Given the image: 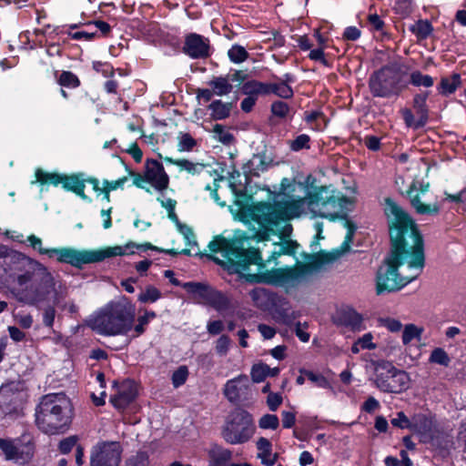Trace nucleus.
<instances>
[{"label": "nucleus", "mask_w": 466, "mask_h": 466, "mask_svg": "<svg viewBox=\"0 0 466 466\" xmlns=\"http://www.w3.org/2000/svg\"><path fill=\"white\" fill-rule=\"evenodd\" d=\"M384 213L388 218L390 252L379 267L376 275V293L395 292L417 278L402 277L399 268L407 262L420 272L425 265L424 244L421 234L411 217L392 198H385Z\"/></svg>", "instance_id": "obj_1"}, {"label": "nucleus", "mask_w": 466, "mask_h": 466, "mask_svg": "<svg viewBox=\"0 0 466 466\" xmlns=\"http://www.w3.org/2000/svg\"><path fill=\"white\" fill-rule=\"evenodd\" d=\"M4 269L13 282L10 291L19 302L36 305L52 292L54 277L47 268L20 252L5 256Z\"/></svg>", "instance_id": "obj_2"}, {"label": "nucleus", "mask_w": 466, "mask_h": 466, "mask_svg": "<svg viewBox=\"0 0 466 466\" xmlns=\"http://www.w3.org/2000/svg\"><path fill=\"white\" fill-rule=\"evenodd\" d=\"M287 199L269 202H258L249 208L251 220L258 227L250 228L251 238L258 241L269 239L271 235L277 234V228L281 221H287L299 217L308 206V196L294 199L287 196Z\"/></svg>", "instance_id": "obj_3"}, {"label": "nucleus", "mask_w": 466, "mask_h": 466, "mask_svg": "<svg viewBox=\"0 0 466 466\" xmlns=\"http://www.w3.org/2000/svg\"><path fill=\"white\" fill-rule=\"evenodd\" d=\"M329 260L327 257L317 256L309 263L267 270L265 269L266 264L261 258V267L256 265L258 267L257 272L252 273L248 268L243 276L246 280L251 283H265L276 287L293 288L299 284L308 275L319 271Z\"/></svg>", "instance_id": "obj_4"}, {"label": "nucleus", "mask_w": 466, "mask_h": 466, "mask_svg": "<svg viewBox=\"0 0 466 466\" xmlns=\"http://www.w3.org/2000/svg\"><path fill=\"white\" fill-rule=\"evenodd\" d=\"M73 418V407L64 393L46 394L35 408V423L45 433L56 434L68 429Z\"/></svg>", "instance_id": "obj_5"}, {"label": "nucleus", "mask_w": 466, "mask_h": 466, "mask_svg": "<svg viewBox=\"0 0 466 466\" xmlns=\"http://www.w3.org/2000/svg\"><path fill=\"white\" fill-rule=\"evenodd\" d=\"M135 316L134 305L123 297L101 309L88 320V326L102 335H123L132 329Z\"/></svg>", "instance_id": "obj_6"}, {"label": "nucleus", "mask_w": 466, "mask_h": 466, "mask_svg": "<svg viewBox=\"0 0 466 466\" xmlns=\"http://www.w3.org/2000/svg\"><path fill=\"white\" fill-rule=\"evenodd\" d=\"M254 239L250 235H243L227 239L221 236H216L208 244V249L212 253L220 252L228 263L234 269L244 275L251 265L261 267V253L258 248L247 247V243Z\"/></svg>", "instance_id": "obj_7"}, {"label": "nucleus", "mask_w": 466, "mask_h": 466, "mask_svg": "<svg viewBox=\"0 0 466 466\" xmlns=\"http://www.w3.org/2000/svg\"><path fill=\"white\" fill-rule=\"evenodd\" d=\"M433 78L415 70L410 73V67L398 62L389 63L370 77L369 87H407L408 85L420 87H431Z\"/></svg>", "instance_id": "obj_8"}, {"label": "nucleus", "mask_w": 466, "mask_h": 466, "mask_svg": "<svg viewBox=\"0 0 466 466\" xmlns=\"http://www.w3.org/2000/svg\"><path fill=\"white\" fill-rule=\"evenodd\" d=\"M350 198L341 192L331 189L330 186L315 187L313 192L308 194V208L314 216L329 218L335 221L338 218H347L344 210L351 205Z\"/></svg>", "instance_id": "obj_9"}, {"label": "nucleus", "mask_w": 466, "mask_h": 466, "mask_svg": "<svg viewBox=\"0 0 466 466\" xmlns=\"http://www.w3.org/2000/svg\"><path fill=\"white\" fill-rule=\"evenodd\" d=\"M50 258L56 256L60 263L70 264L75 268H81L85 264L96 263L106 258L123 256L124 248L121 246L107 247L96 250H77L73 248H52Z\"/></svg>", "instance_id": "obj_10"}, {"label": "nucleus", "mask_w": 466, "mask_h": 466, "mask_svg": "<svg viewBox=\"0 0 466 466\" xmlns=\"http://www.w3.org/2000/svg\"><path fill=\"white\" fill-rule=\"evenodd\" d=\"M255 431L252 416L244 410H237L230 413L221 435L230 444H239L248 441Z\"/></svg>", "instance_id": "obj_11"}, {"label": "nucleus", "mask_w": 466, "mask_h": 466, "mask_svg": "<svg viewBox=\"0 0 466 466\" xmlns=\"http://www.w3.org/2000/svg\"><path fill=\"white\" fill-rule=\"evenodd\" d=\"M375 384L383 392L400 393L410 387V377L392 363L380 360L375 365Z\"/></svg>", "instance_id": "obj_12"}, {"label": "nucleus", "mask_w": 466, "mask_h": 466, "mask_svg": "<svg viewBox=\"0 0 466 466\" xmlns=\"http://www.w3.org/2000/svg\"><path fill=\"white\" fill-rule=\"evenodd\" d=\"M123 449L118 441H100L90 454V466H119Z\"/></svg>", "instance_id": "obj_13"}, {"label": "nucleus", "mask_w": 466, "mask_h": 466, "mask_svg": "<svg viewBox=\"0 0 466 466\" xmlns=\"http://www.w3.org/2000/svg\"><path fill=\"white\" fill-rule=\"evenodd\" d=\"M429 183L424 184L415 179L406 192V196L411 207L420 215H437L440 212L438 204H423L420 201V195L425 194L429 190Z\"/></svg>", "instance_id": "obj_14"}, {"label": "nucleus", "mask_w": 466, "mask_h": 466, "mask_svg": "<svg viewBox=\"0 0 466 466\" xmlns=\"http://www.w3.org/2000/svg\"><path fill=\"white\" fill-rule=\"evenodd\" d=\"M182 52L192 59H206L211 56L210 41L197 33L186 35Z\"/></svg>", "instance_id": "obj_15"}, {"label": "nucleus", "mask_w": 466, "mask_h": 466, "mask_svg": "<svg viewBox=\"0 0 466 466\" xmlns=\"http://www.w3.org/2000/svg\"><path fill=\"white\" fill-rule=\"evenodd\" d=\"M0 449L7 461L27 462L34 455V448L31 444L17 447L15 441L10 439H0Z\"/></svg>", "instance_id": "obj_16"}, {"label": "nucleus", "mask_w": 466, "mask_h": 466, "mask_svg": "<svg viewBox=\"0 0 466 466\" xmlns=\"http://www.w3.org/2000/svg\"><path fill=\"white\" fill-rule=\"evenodd\" d=\"M226 76L228 82L234 87H280L278 84L262 83L253 79L252 73L248 69L231 68Z\"/></svg>", "instance_id": "obj_17"}, {"label": "nucleus", "mask_w": 466, "mask_h": 466, "mask_svg": "<svg viewBox=\"0 0 466 466\" xmlns=\"http://www.w3.org/2000/svg\"><path fill=\"white\" fill-rule=\"evenodd\" d=\"M146 180L159 190H165L169 184V177L166 173L163 165L155 159H147L146 162Z\"/></svg>", "instance_id": "obj_18"}, {"label": "nucleus", "mask_w": 466, "mask_h": 466, "mask_svg": "<svg viewBox=\"0 0 466 466\" xmlns=\"http://www.w3.org/2000/svg\"><path fill=\"white\" fill-rule=\"evenodd\" d=\"M137 386L133 381L123 382L116 395L110 399L111 403L118 410L126 409L137 398Z\"/></svg>", "instance_id": "obj_19"}, {"label": "nucleus", "mask_w": 466, "mask_h": 466, "mask_svg": "<svg viewBox=\"0 0 466 466\" xmlns=\"http://www.w3.org/2000/svg\"><path fill=\"white\" fill-rule=\"evenodd\" d=\"M249 388V380L247 375H239L238 377L228 380L224 388V395L230 402L239 400L240 395L245 394Z\"/></svg>", "instance_id": "obj_20"}, {"label": "nucleus", "mask_w": 466, "mask_h": 466, "mask_svg": "<svg viewBox=\"0 0 466 466\" xmlns=\"http://www.w3.org/2000/svg\"><path fill=\"white\" fill-rule=\"evenodd\" d=\"M182 288L192 295L194 300L198 303L208 304L214 289L201 282H186L182 284Z\"/></svg>", "instance_id": "obj_21"}, {"label": "nucleus", "mask_w": 466, "mask_h": 466, "mask_svg": "<svg viewBox=\"0 0 466 466\" xmlns=\"http://www.w3.org/2000/svg\"><path fill=\"white\" fill-rule=\"evenodd\" d=\"M62 187L67 190L74 192L84 200H89L88 197L85 194L86 178L83 173L64 175Z\"/></svg>", "instance_id": "obj_22"}, {"label": "nucleus", "mask_w": 466, "mask_h": 466, "mask_svg": "<svg viewBox=\"0 0 466 466\" xmlns=\"http://www.w3.org/2000/svg\"><path fill=\"white\" fill-rule=\"evenodd\" d=\"M257 448L259 451L258 457L261 459V462L266 466H272L278 460V454H272L271 443L266 438H259L257 441Z\"/></svg>", "instance_id": "obj_23"}, {"label": "nucleus", "mask_w": 466, "mask_h": 466, "mask_svg": "<svg viewBox=\"0 0 466 466\" xmlns=\"http://www.w3.org/2000/svg\"><path fill=\"white\" fill-rule=\"evenodd\" d=\"M429 96L428 92L417 94L413 99V107L416 114L419 115L417 127H424L428 120V108L426 106V99Z\"/></svg>", "instance_id": "obj_24"}, {"label": "nucleus", "mask_w": 466, "mask_h": 466, "mask_svg": "<svg viewBox=\"0 0 466 466\" xmlns=\"http://www.w3.org/2000/svg\"><path fill=\"white\" fill-rule=\"evenodd\" d=\"M275 246L279 247L278 250H274L267 259L268 262L276 260L282 255L294 256L299 248V244L294 240H281L279 243H274Z\"/></svg>", "instance_id": "obj_25"}, {"label": "nucleus", "mask_w": 466, "mask_h": 466, "mask_svg": "<svg viewBox=\"0 0 466 466\" xmlns=\"http://www.w3.org/2000/svg\"><path fill=\"white\" fill-rule=\"evenodd\" d=\"M339 320L340 324L356 330L360 329L362 318L355 310L348 309L339 314Z\"/></svg>", "instance_id": "obj_26"}, {"label": "nucleus", "mask_w": 466, "mask_h": 466, "mask_svg": "<svg viewBox=\"0 0 466 466\" xmlns=\"http://www.w3.org/2000/svg\"><path fill=\"white\" fill-rule=\"evenodd\" d=\"M208 305L219 312H224L231 308V301L224 293L214 289Z\"/></svg>", "instance_id": "obj_27"}, {"label": "nucleus", "mask_w": 466, "mask_h": 466, "mask_svg": "<svg viewBox=\"0 0 466 466\" xmlns=\"http://www.w3.org/2000/svg\"><path fill=\"white\" fill-rule=\"evenodd\" d=\"M410 31L416 35L418 40L421 41L427 39L431 35L433 26L429 20L420 19L410 27Z\"/></svg>", "instance_id": "obj_28"}, {"label": "nucleus", "mask_w": 466, "mask_h": 466, "mask_svg": "<svg viewBox=\"0 0 466 466\" xmlns=\"http://www.w3.org/2000/svg\"><path fill=\"white\" fill-rule=\"evenodd\" d=\"M208 454L210 461L218 466H226L232 457V452L229 450L218 445L212 447Z\"/></svg>", "instance_id": "obj_29"}, {"label": "nucleus", "mask_w": 466, "mask_h": 466, "mask_svg": "<svg viewBox=\"0 0 466 466\" xmlns=\"http://www.w3.org/2000/svg\"><path fill=\"white\" fill-rule=\"evenodd\" d=\"M55 76L56 83L62 87H78L81 84L78 76L71 71H56Z\"/></svg>", "instance_id": "obj_30"}, {"label": "nucleus", "mask_w": 466, "mask_h": 466, "mask_svg": "<svg viewBox=\"0 0 466 466\" xmlns=\"http://www.w3.org/2000/svg\"><path fill=\"white\" fill-rule=\"evenodd\" d=\"M163 159L167 163L176 165L179 167L181 170H186L192 175L199 173L206 167L204 164L193 163L187 159H174L169 157H165Z\"/></svg>", "instance_id": "obj_31"}, {"label": "nucleus", "mask_w": 466, "mask_h": 466, "mask_svg": "<svg viewBox=\"0 0 466 466\" xmlns=\"http://www.w3.org/2000/svg\"><path fill=\"white\" fill-rule=\"evenodd\" d=\"M208 109L212 111L211 116L213 119H225L230 114V111L232 109V103H222L220 100H215L208 106Z\"/></svg>", "instance_id": "obj_32"}, {"label": "nucleus", "mask_w": 466, "mask_h": 466, "mask_svg": "<svg viewBox=\"0 0 466 466\" xmlns=\"http://www.w3.org/2000/svg\"><path fill=\"white\" fill-rule=\"evenodd\" d=\"M36 181L45 184L49 183L54 186L63 185L64 175L59 173H48L38 168L35 171Z\"/></svg>", "instance_id": "obj_33"}, {"label": "nucleus", "mask_w": 466, "mask_h": 466, "mask_svg": "<svg viewBox=\"0 0 466 466\" xmlns=\"http://www.w3.org/2000/svg\"><path fill=\"white\" fill-rule=\"evenodd\" d=\"M228 56L232 63L240 64L249 57V54L244 46L235 44L228 49Z\"/></svg>", "instance_id": "obj_34"}, {"label": "nucleus", "mask_w": 466, "mask_h": 466, "mask_svg": "<svg viewBox=\"0 0 466 466\" xmlns=\"http://www.w3.org/2000/svg\"><path fill=\"white\" fill-rule=\"evenodd\" d=\"M432 445L439 451L441 457H446L452 446V441L449 436H436L432 438Z\"/></svg>", "instance_id": "obj_35"}, {"label": "nucleus", "mask_w": 466, "mask_h": 466, "mask_svg": "<svg viewBox=\"0 0 466 466\" xmlns=\"http://www.w3.org/2000/svg\"><path fill=\"white\" fill-rule=\"evenodd\" d=\"M262 93L264 95L269 94V89H253L252 92L248 93V96L244 98L241 102V109L244 112H250L256 103L257 96L258 93Z\"/></svg>", "instance_id": "obj_36"}, {"label": "nucleus", "mask_w": 466, "mask_h": 466, "mask_svg": "<svg viewBox=\"0 0 466 466\" xmlns=\"http://www.w3.org/2000/svg\"><path fill=\"white\" fill-rule=\"evenodd\" d=\"M160 297L161 292L159 289L154 286H147L145 290L139 294L138 300L142 303H152L157 301Z\"/></svg>", "instance_id": "obj_37"}, {"label": "nucleus", "mask_w": 466, "mask_h": 466, "mask_svg": "<svg viewBox=\"0 0 466 466\" xmlns=\"http://www.w3.org/2000/svg\"><path fill=\"white\" fill-rule=\"evenodd\" d=\"M270 367L264 363L255 364L251 369V379L254 382L263 381L268 375Z\"/></svg>", "instance_id": "obj_38"}, {"label": "nucleus", "mask_w": 466, "mask_h": 466, "mask_svg": "<svg viewBox=\"0 0 466 466\" xmlns=\"http://www.w3.org/2000/svg\"><path fill=\"white\" fill-rule=\"evenodd\" d=\"M124 466H149V456L146 451H138L127 458Z\"/></svg>", "instance_id": "obj_39"}, {"label": "nucleus", "mask_w": 466, "mask_h": 466, "mask_svg": "<svg viewBox=\"0 0 466 466\" xmlns=\"http://www.w3.org/2000/svg\"><path fill=\"white\" fill-rule=\"evenodd\" d=\"M430 362L431 363H437L445 367H448L451 359L447 352L441 349V348H436L431 351V354L430 356Z\"/></svg>", "instance_id": "obj_40"}, {"label": "nucleus", "mask_w": 466, "mask_h": 466, "mask_svg": "<svg viewBox=\"0 0 466 466\" xmlns=\"http://www.w3.org/2000/svg\"><path fill=\"white\" fill-rule=\"evenodd\" d=\"M412 0H395L394 13L403 18L408 17L412 12Z\"/></svg>", "instance_id": "obj_41"}, {"label": "nucleus", "mask_w": 466, "mask_h": 466, "mask_svg": "<svg viewBox=\"0 0 466 466\" xmlns=\"http://www.w3.org/2000/svg\"><path fill=\"white\" fill-rule=\"evenodd\" d=\"M215 137L225 145H230L234 141V137L231 133L225 129L224 126L216 124L213 127Z\"/></svg>", "instance_id": "obj_42"}, {"label": "nucleus", "mask_w": 466, "mask_h": 466, "mask_svg": "<svg viewBox=\"0 0 466 466\" xmlns=\"http://www.w3.org/2000/svg\"><path fill=\"white\" fill-rule=\"evenodd\" d=\"M270 162L271 160L267 161V157L264 153H258L255 154L252 159L249 160V165L257 171V173H258L259 171H265Z\"/></svg>", "instance_id": "obj_43"}, {"label": "nucleus", "mask_w": 466, "mask_h": 466, "mask_svg": "<svg viewBox=\"0 0 466 466\" xmlns=\"http://www.w3.org/2000/svg\"><path fill=\"white\" fill-rule=\"evenodd\" d=\"M423 329H419L413 324H408L405 326L402 333V341L405 345L409 344L413 339H420Z\"/></svg>", "instance_id": "obj_44"}, {"label": "nucleus", "mask_w": 466, "mask_h": 466, "mask_svg": "<svg viewBox=\"0 0 466 466\" xmlns=\"http://www.w3.org/2000/svg\"><path fill=\"white\" fill-rule=\"evenodd\" d=\"M289 106L288 103L281 101V100H276L273 101L271 104V113L273 116L284 118L286 117L289 113Z\"/></svg>", "instance_id": "obj_45"}, {"label": "nucleus", "mask_w": 466, "mask_h": 466, "mask_svg": "<svg viewBox=\"0 0 466 466\" xmlns=\"http://www.w3.org/2000/svg\"><path fill=\"white\" fill-rule=\"evenodd\" d=\"M23 389L24 383L21 380L8 381L1 386L0 395L7 396L11 393L19 392Z\"/></svg>", "instance_id": "obj_46"}, {"label": "nucleus", "mask_w": 466, "mask_h": 466, "mask_svg": "<svg viewBox=\"0 0 466 466\" xmlns=\"http://www.w3.org/2000/svg\"><path fill=\"white\" fill-rule=\"evenodd\" d=\"M461 85V75L452 73L450 76H443L437 87H460Z\"/></svg>", "instance_id": "obj_47"}, {"label": "nucleus", "mask_w": 466, "mask_h": 466, "mask_svg": "<svg viewBox=\"0 0 466 466\" xmlns=\"http://www.w3.org/2000/svg\"><path fill=\"white\" fill-rule=\"evenodd\" d=\"M258 425L261 429L276 430L279 425V420L277 415L266 414L260 418Z\"/></svg>", "instance_id": "obj_48"}, {"label": "nucleus", "mask_w": 466, "mask_h": 466, "mask_svg": "<svg viewBox=\"0 0 466 466\" xmlns=\"http://www.w3.org/2000/svg\"><path fill=\"white\" fill-rule=\"evenodd\" d=\"M344 225L348 228V232L346 234L345 240L342 243L341 248L343 249V251H346L349 250L350 248V244L353 240L354 233L357 229V227L352 221H350L348 218L345 219Z\"/></svg>", "instance_id": "obj_49"}, {"label": "nucleus", "mask_w": 466, "mask_h": 466, "mask_svg": "<svg viewBox=\"0 0 466 466\" xmlns=\"http://www.w3.org/2000/svg\"><path fill=\"white\" fill-rule=\"evenodd\" d=\"M188 376V370L186 366H180L172 375V382L175 387L183 385Z\"/></svg>", "instance_id": "obj_50"}, {"label": "nucleus", "mask_w": 466, "mask_h": 466, "mask_svg": "<svg viewBox=\"0 0 466 466\" xmlns=\"http://www.w3.org/2000/svg\"><path fill=\"white\" fill-rule=\"evenodd\" d=\"M196 140L188 133L181 134L178 142L179 151H190L195 146Z\"/></svg>", "instance_id": "obj_51"}, {"label": "nucleus", "mask_w": 466, "mask_h": 466, "mask_svg": "<svg viewBox=\"0 0 466 466\" xmlns=\"http://www.w3.org/2000/svg\"><path fill=\"white\" fill-rule=\"evenodd\" d=\"M52 291L54 292L55 304H59L67 296V288L61 282L56 285V281L54 280V288L52 289Z\"/></svg>", "instance_id": "obj_52"}, {"label": "nucleus", "mask_w": 466, "mask_h": 466, "mask_svg": "<svg viewBox=\"0 0 466 466\" xmlns=\"http://www.w3.org/2000/svg\"><path fill=\"white\" fill-rule=\"evenodd\" d=\"M249 296L256 306L262 307L267 298V291L263 288H256L249 291Z\"/></svg>", "instance_id": "obj_53"}, {"label": "nucleus", "mask_w": 466, "mask_h": 466, "mask_svg": "<svg viewBox=\"0 0 466 466\" xmlns=\"http://www.w3.org/2000/svg\"><path fill=\"white\" fill-rule=\"evenodd\" d=\"M309 137L308 135L302 134L298 136L294 140L290 143V147L294 151H299L302 148H309Z\"/></svg>", "instance_id": "obj_54"}, {"label": "nucleus", "mask_w": 466, "mask_h": 466, "mask_svg": "<svg viewBox=\"0 0 466 466\" xmlns=\"http://www.w3.org/2000/svg\"><path fill=\"white\" fill-rule=\"evenodd\" d=\"M93 68L97 73H101L105 77H108L112 76L114 73V68L112 65L107 62H93Z\"/></svg>", "instance_id": "obj_55"}, {"label": "nucleus", "mask_w": 466, "mask_h": 466, "mask_svg": "<svg viewBox=\"0 0 466 466\" xmlns=\"http://www.w3.org/2000/svg\"><path fill=\"white\" fill-rule=\"evenodd\" d=\"M300 373L305 374L308 379L313 383L317 384L319 387L327 388L329 386V381L326 378L320 374H315L312 371L300 370Z\"/></svg>", "instance_id": "obj_56"}, {"label": "nucleus", "mask_w": 466, "mask_h": 466, "mask_svg": "<svg viewBox=\"0 0 466 466\" xmlns=\"http://www.w3.org/2000/svg\"><path fill=\"white\" fill-rule=\"evenodd\" d=\"M367 21L373 31L381 32L384 29L385 22L377 14H370Z\"/></svg>", "instance_id": "obj_57"}, {"label": "nucleus", "mask_w": 466, "mask_h": 466, "mask_svg": "<svg viewBox=\"0 0 466 466\" xmlns=\"http://www.w3.org/2000/svg\"><path fill=\"white\" fill-rule=\"evenodd\" d=\"M78 438L76 436H70L62 440L59 442V451L64 453H69L75 446H77Z\"/></svg>", "instance_id": "obj_58"}, {"label": "nucleus", "mask_w": 466, "mask_h": 466, "mask_svg": "<svg viewBox=\"0 0 466 466\" xmlns=\"http://www.w3.org/2000/svg\"><path fill=\"white\" fill-rule=\"evenodd\" d=\"M230 345V339L227 335L218 338L216 344V351L218 354L224 356L228 353Z\"/></svg>", "instance_id": "obj_59"}, {"label": "nucleus", "mask_w": 466, "mask_h": 466, "mask_svg": "<svg viewBox=\"0 0 466 466\" xmlns=\"http://www.w3.org/2000/svg\"><path fill=\"white\" fill-rule=\"evenodd\" d=\"M27 241L33 247V248L37 249L40 254L47 255L50 258V250L52 248H45L42 247V240L35 235H30L27 238Z\"/></svg>", "instance_id": "obj_60"}, {"label": "nucleus", "mask_w": 466, "mask_h": 466, "mask_svg": "<svg viewBox=\"0 0 466 466\" xmlns=\"http://www.w3.org/2000/svg\"><path fill=\"white\" fill-rule=\"evenodd\" d=\"M179 230L183 234L188 246L198 245L195 234L191 228L187 225H179Z\"/></svg>", "instance_id": "obj_61"}, {"label": "nucleus", "mask_w": 466, "mask_h": 466, "mask_svg": "<svg viewBox=\"0 0 466 466\" xmlns=\"http://www.w3.org/2000/svg\"><path fill=\"white\" fill-rule=\"evenodd\" d=\"M282 403V396L279 393L269 392L267 397V404L270 410L275 411Z\"/></svg>", "instance_id": "obj_62"}, {"label": "nucleus", "mask_w": 466, "mask_h": 466, "mask_svg": "<svg viewBox=\"0 0 466 466\" xmlns=\"http://www.w3.org/2000/svg\"><path fill=\"white\" fill-rule=\"evenodd\" d=\"M390 422L394 427H397L400 429H406V428H410V426L408 417L402 411L398 412L397 417L393 418L390 420Z\"/></svg>", "instance_id": "obj_63"}, {"label": "nucleus", "mask_w": 466, "mask_h": 466, "mask_svg": "<svg viewBox=\"0 0 466 466\" xmlns=\"http://www.w3.org/2000/svg\"><path fill=\"white\" fill-rule=\"evenodd\" d=\"M361 31L356 26H348L343 32V39L348 41H356L360 37Z\"/></svg>", "instance_id": "obj_64"}]
</instances>
